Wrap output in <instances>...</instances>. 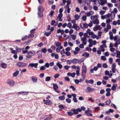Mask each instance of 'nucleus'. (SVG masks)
I'll return each mask as SVG.
<instances>
[{
  "instance_id": "58836bf2",
  "label": "nucleus",
  "mask_w": 120,
  "mask_h": 120,
  "mask_svg": "<svg viewBox=\"0 0 120 120\" xmlns=\"http://www.w3.org/2000/svg\"><path fill=\"white\" fill-rule=\"evenodd\" d=\"M67 26L70 28H71L72 27V26L71 23L70 22L68 23V24H67Z\"/></svg>"
},
{
  "instance_id": "c756f323",
  "label": "nucleus",
  "mask_w": 120,
  "mask_h": 120,
  "mask_svg": "<svg viewBox=\"0 0 120 120\" xmlns=\"http://www.w3.org/2000/svg\"><path fill=\"white\" fill-rule=\"evenodd\" d=\"M89 53L87 52H85L82 54V56L86 57H89Z\"/></svg>"
},
{
  "instance_id": "2f4dec72",
  "label": "nucleus",
  "mask_w": 120,
  "mask_h": 120,
  "mask_svg": "<svg viewBox=\"0 0 120 120\" xmlns=\"http://www.w3.org/2000/svg\"><path fill=\"white\" fill-rule=\"evenodd\" d=\"M119 38V37L118 35H117L113 38V39L115 41H117V40L120 39Z\"/></svg>"
},
{
  "instance_id": "e2e57ef3",
  "label": "nucleus",
  "mask_w": 120,
  "mask_h": 120,
  "mask_svg": "<svg viewBox=\"0 0 120 120\" xmlns=\"http://www.w3.org/2000/svg\"><path fill=\"white\" fill-rule=\"evenodd\" d=\"M83 26L85 28H87L88 26V24H87L86 23L83 24Z\"/></svg>"
},
{
  "instance_id": "a18cd8bd",
  "label": "nucleus",
  "mask_w": 120,
  "mask_h": 120,
  "mask_svg": "<svg viewBox=\"0 0 120 120\" xmlns=\"http://www.w3.org/2000/svg\"><path fill=\"white\" fill-rule=\"evenodd\" d=\"M90 112H92V111L91 110H90L89 108H88V110L85 111V113L86 114L87 113H89Z\"/></svg>"
},
{
  "instance_id": "ea45409f",
  "label": "nucleus",
  "mask_w": 120,
  "mask_h": 120,
  "mask_svg": "<svg viewBox=\"0 0 120 120\" xmlns=\"http://www.w3.org/2000/svg\"><path fill=\"white\" fill-rule=\"evenodd\" d=\"M87 17L86 15H83L82 18V19L84 21H85L86 19V17Z\"/></svg>"
},
{
  "instance_id": "c03bdc74",
  "label": "nucleus",
  "mask_w": 120,
  "mask_h": 120,
  "mask_svg": "<svg viewBox=\"0 0 120 120\" xmlns=\"http://www.w3.org/2000/svg\"><path fill=\"white\" fill-rule=\"evenodd\" d=\"M110 100H108L106 101L105 103H106L105 105H109L110 104Z\"/></svg>"
},
{
  "instance_id": "b1692460",
  "label": "nucleus",
  "mask_w": 120,
  "mask_h": 120,
  "mask_svg": "<svg viewBox=\"0 0 120 120\" xmlns=\"http://www.w3.org/2000/svg\"><path fill=\"white\" fill-rule=\"evenodd\" d=\"M38 12H43L44 9L43 8V7L42 6H39L38 8Z\"/></svg>"
},
{
  "instance_id": "5701e85b",
  "label": "nucleus",
  "mask_w": 120,
  "mask_h": 120,
  "mask_svg": "<svg viewBox=\"0 0 120 120\" xmlns=\"http://www.w3.org/2000/svg\"><path fill=\"white\" fill-rule=\"evenodd\" d=\"M90 35L91 36V38L93 39L97 37V36L94 34L93 32L91 33Z\"/></svg>"
},
{
  "instance_id": "f3484780",
  "label": "nucleus",
  "mask_w": 120,
  "mask_h": 120,
  "mask_svg": "<svg viewBox=\"0 0 120 120\" xmlns=\"http://www.w3.org/2000/svg\"><path fill=\"white\" fill-rule=\"evenodd\" d=\"M71 111L73 112V115H76L78 114V110L76 109H71Z\"/></svg>"
},
{
  "instance_id": "bf43d9fd",
  "label": "nucleus",
  "mask_w": 120,
  "mask_h": 120,
  "mask_svg": "<svg viewBox=\"0 0 120 120\" xmlns=\"http://www.w3.org/2000/svg\"><path fill=\"white\" fill-rule=\"evenodd\" d=\"M28 36L26 35L23 37L22 38V41H24L26 40L28 38Z\"/></svg>"
},
{
  "instance_id": "4be33fe9",
  "label": "nucleus",
  "mask_w": 120,
  "mask_h": 120,
  "mask_svg": "<svg viewBox=\"0 0 120 120\" xmlns=\"http://www.w3.org/2000/svg\"><path fill=\"white\" fill-rule=\"evenodd\" d=\"M56 65L60 69L61 68L63 67L62 65L59 62H58L56 63Z\"/></svg>"
},
{
  "instance_id": "69168bd1",
  "label": "nucleus",
  "mask_w": 120,
  "mask_h": 120,
  "mask_svg": "<svg viewBox=\"0 0 120 120\" xmlns=\"http://www.w3.org/2000/svg\"><path fill=\"white\" fill-rule=\"evenodd\" d=\"M55 22L56 21L55 20H52L51 22V24L53 26L54 25Z\"/></svg>"
},
{
  "instance_id": "cd10ccee",
  "label": "nucleus",
  "mask_w": 120,
  "mask_h": 120,
  "mask_svg": "<svg viewBox=\"0 0 120 120\" xmlns=\"http://www.w3.org/2000/svg\"><path fill=\"white\" fill-rule=\"evenodd\" d=\"M117 86V84H113L111 87V89L113 90H115L116 89V87Z\"/></svg>"
},
{
  "instance_id": "8fccbe9b",
  "label": "nucleus",
  "mask_w": 120,
  "mask_h": 120,
  "mask_svg": "<svg viewBox=\"0 0 120 120\" xmlns=\"http://www.w3.org/2000/svg\"><path fill=\"white\" fill-rule=\"evenodd\" d=\"M51 34V32L50 31L49 32H46L45 33V34L47 36H49Z\"/></svg>"
},
{
  "instance_id": "20e7f679",
  "label": "nucleus",
  "mask_w": 120,
  "mask_h": 120,
  "mask_svg": "<svg viewBox=\"0 0 120 120\" xmlns=\"http://www.w3.org/2000/svg\"><path fill=\"white\" fill-rule=\"evenodd\" d=\"M38 65V64L37 63H30L28 65V67L30 68L34 67L35 68H37Z\"/></svg>"
},
{
  "instance_id": "0e129e2a",
  "label": "nucleus",
  "mask_w": 120,
  "mask_h": 120,
  "mask_svg": "<svg viewBox=\"0 0 120 120\" xmlns=\"http://www.w3.org/2000/svg\"><path fill=\"white\" fill-rule=\"evenodd\" d=\"M71 22L73 24V25L75 24H76L75 23L76 22V20L75 19L72 20H71Z\"/></svg>"
},
{
  "instance_id": "a211bd4d",
  "label": "nucleus",
  "mask_w": 120,
  "mask_h": 120,
  "mask_svg": "<svg viewBox=\"0 0 120 120\" xmlns=\"http://www.w3.org/2000/svg\"><path fill=\"white\" fill-rule=\"evenodd\" d=\"M85 82L87 83H89L90 84H92L94 82V80L92 79H91L89 80H86L85 81Z\"/></svg>"
},
{
  "instance_id": "a19ab883",
  "label": "nucleus",
  "mask_w": 120,
  "mask_h": 120,
  "mask_svg": "<svg viewBox=\"0 0 120 120\" xmlns=\"http://www.w3.org/2000/svg\"><path fill=\"white\" fill-rule=\"evenodd\" d=\"M98 49L100 50L101 51L104 52L105 51V49H104L103 47H101V45L100 46V47L98 48Z\"/></svg>"
},
{
  "instance_id": "9d476101",
  "label": "nucleus",
  "mask_w": 120,
  "mask_h": 120,
  "mask_svg": "<svg viewBox=\"0 0 120 120\" xmlns=\"http://www.w3.org/2000/svg\"><path fill=\"white\" fill-rule=\"evenodd\" d=\"M7 83L11 86H13L14 85L15 82L13 80H10L8 81Z\"/></svg>"
},
{
  "instance_id": "4d7b16f0",
  "label": "nucleus",
  "mask_w": 120,
  "mask_h": 120,
  "mask_svg": "<svg viewBox=\"0 0 120 120\" xmlns=\"http://www.w3.org/2000/svg\"><path fill=\"white\" fill-rule=\"evenodd\" d=\"M98 7L95 6V5L94 6V5L93 6V9L95 11H97L98 10Z\"/></svg>"
},
{
  "instance_id": "393cba45",
  "label": "nucleus",
  "mask_w": 120,
  "mask_h": 120,
  "mask_svg": "<svg viewBox=\"0 0 120 120\" xmlns=\"http://www.w3.org/2000/svg\"><path fill=\"white\" fill-rule=\"evenodd\" d=\"M117 55L116 57L117 58H120V51H116Z\"/></svg>"
},
{
  "instance_id": "603ef678",
  "label": "nucleus",
  "mask_w": 120,
  "mask_h": 120,
  "mask_svg": "<svg viewBox=\"0 0 120 120\" xmlns=\"http://www.w3.org/2000/svg\"><path fill=\"white\" fill-rule=\"evenodd\" d=\"M71 36L73 39L75 40L76 39V36L75 35L72 34L71 35Z\"/></svg>"
},
{
  "instance_id": "2eb2a0df",
  "label": "nucleus",
  "mask_w": 120,
  "mask_h": 120,
  "mask_svg": "<svg viewBox=\"0 0 120 120\" xmlns=\"http://www.w3.org/2000/svg\"><path fill=\"white\" fill-rule=\"evenodd\" d=\"M101 5L100 3L98 0H97L95 3H94V5L98 7Z\"/></svg>"
},
{
  "instance_id": "473e14b6",
  "label": "nucleus",
  "mask_w": 120,
  "mask_h": 120,
  "mask_svg": "<svg viewBox=\"0 0 120 120\" xmlns=\"http://www.w3.org/2000/svg\"><path fill=\"white\" fill-rule=\"evenodd\" d=\"M67 63L68 64H70L72 63H73L72 60H68L67 61Z\"/></svg>"
},
{
  "instance_id": "6ab92c4d",
  "label": "nucleus",
  "mask_w": 120,
  "mask_h": 120,
  "mask_svg": "<svg viewBox=\"0 0 120 120\" xmlns=\"http://www.w3.org/2000/svg\"><path fill=\"white\" fill-rule=\"evenodd\" d=\"M92 22L94 24H98L99 23V21L97 19L93 21Z\"/></svg>"
},
{
  "instance_id": "ddd939ff",
  "label": "nucleus",
  "mask_w": 120,
  "mask_h": 120,
  "mask_svg": "<svg viewBox=\"0 0 120 120\" xmlns=\"http://www.w3.org/2000/svg\"><path fill=\"white\" fill-rule=\"evenodd\" d=\"M98 16L97 15H92L90 17V19L91 20H93L94 19H97Z\"/></svg>"
},
{
  "instance_id": "79ce46f5",
  "label": "nucleus",
  "mask_w": 120,
  "mask_h": 120,
  "mask_svg": "<svg viewBox=\"0 0 120 120\" xmlns=\"http://www.w3.org/2000/svg\"><path fill=\"white\" fill-rule=\"evenodd\" d=\"M67 113L70 116H71L74 115L73 112L71 111L67 112Z\"/></svg>"
},
{
  "instance_id": "f03ea898",
  "label": "nucleus",
  "mask_w": 120,
  "mask_h": 120,
  "mask_svg": "<svg viewBox=\"0 0 120 120\" xmlns=\"http://www.w3.org/2000/svg\"><path fill=\"white\" fill-rule=\"evenodd\" d=\"M82 14L85 15L86 14V13L85 11H82L81 12L80 15ZM94 14V12L92 11H90L87 12L86 13V15L87 17H90V15H93Z\"/></svg>"
},
{
  "instance_id": "e433bc0d",
  "label": "nucleus",
  "mask_w": 120,
  "mask_h": 120,
  "mask_svg": "<svg viewBox=\"0 0 120 120\" xmlns=\"http://www.w3.org/2000/svg\"><path fill=\"white\" fill-rule=\"evenodd\" d=\"M75 19L76 20H78L79 18V16L78 14L75 15L74 16Z\"/></svg>"
},
{
  "instance_id": "3c124183",
  "label": "nucleus",
  "mask_w": 120,
  "mask_h": 120,
  "mask_svg": "<svg viewBox=\"0 0 120 120\" xmlns=\"http://www.w3.org/2000/svg\"><path fill=\"white\" fill-rule=\"evenodd\" d=\"M101 60L104 61H105L106 60V57L104 56H101Z\"/></svg>"
},
{
  "instance_id": "338daca9",
  "label": "nucleus",
  "mask_w": 120,
  "mask_h": 120,
  "mask_svg": "<svg viewBox=\"0 0 120 120\" xmlns=\"http://www.w3.org/2000/svg\"><path fill=\"white\" fill-rule=\"evenodd\" d=\"M113 60L112 58H110L109 59V62L110 64H112V63Z\"/></svg>"
},
{
  "instance_id": "09e8293b",
  "label": "nucleus",
  "mask_w": 120,
  "mask_h": 120,
  "mask_svg": "<svg viewBox=\"0 0 120 120\" xmlns=\"http://www.w3.org/2000/svg\"><path fill=\"white\" fill-rule=\"evenodd\" d=\"M92 32V31H90V29H88L86 31V32L89 35Z\"/></svg>"
},
{
  "instance_id": "37998d69",
  "label": "nucleus",
  "mask_w": 120,
  "mask_h": 120,
  "mask_svg": "<svg viewBox=\"0 0 120 120\" xmlns=\"http://www.w3.org/2000/svg\"><path fill=\"white\" fill-rule=\"evenodd\" d=\"M46 68L45 66H42L40 68V69L41 70H45L46 69Z\"/></svg>"
},
{
  "instance_id": "a878e982",
  "label": "nucleus",
  "mask_w": 120,
  "mask_h": 120,
  "mask_svg": "<svg viewBox=\"0 0 120 120\" xmlns=\"http://www.w3.org/2000/svg\"><path fill=\"white\" fill-rule=\"evenodd\" d=\"M52 85L53 86V88L54 90L57 89L58 88V86L56 84L53 83Z\"/></svg>"
},
{
  "instance_id": "c9c22d12",
  "label": "nucleus",
  "mask_w": 120,
  "mask_h": 120,
  "mask_svg": "<svg viewBox=\"0 0 120 120\" xmlns=\"http://www.w3.org/2000/svg\"><path fill=\"white\" fill-rule=\"evenodd\" d=\"M110 14V16L112 19H113L115 16V14L114 13H112Z\"/></svg>"
},
{
  "instance_id": "bb28decb",
  "label": "nucleus",
  "mask_w": 120,
  "mask_h": 120,
  "mask_svg": "<svg viewBox=\"0 0 120 120\" xmlns=\"http://www.w3.org/2000/svg\"><path fill=\"white\" fill-rule=\"evenodd\" d=\"M109 34L110 35V39L112 40L113 38V34L112 32L111 31H110L109 33Z\"/></svg>"
},
{
  "instance_id": "c85d7f7f",
  "label": "nucleus",
  "mask_w": 120,
  "mask_h": 120,
  "mask_svg": "<svg viewBox=\"0 0 120 120\" xmlns=\"http://www.w3.org/2000/svg\"><path fill=\"white\" fill-rule=\"evenodd\" d=\"M2 67L4 68H6L7 64L4 63H3L1 64Z\"/></svg>"
},
{
  "instance_id": "052dcab7",
  "label": "nucleus",
  "mask_w": 120,
  "mask_h": 120,
  "mask_svg": "<svg viewBox=\"0 0 120 120\" xmlns=\"http://www.w3.org/2000/svg\"><path fill=\"white\" fill-rule=\"evenodd\" d=\"M103 67L104 68H106L108 67V66L106 63H104L103 65Z\"/></svg>"
},
{
  "instance_id": "0eeeda50",
  "label": "nucleus",
  "mask_w": 120,
  "mask_h": 120,
  "mask_svg": "<svg viewBox=\"0 0 120 120\" xmlns=\"http://www.w3.org/2000/svg\"><path fill=\"white\" fill-rule=\"evenodd\" d=\"M110 16V14L109 13L104 15H102L101 16V18L102 19H109V18Z\"/></svg>"
},
{
  "instance_id": "39448f33",
  "label": "nucleus",
  "mask_w": 120,
  "mask_h": 120,
  "mask_svg": "<svg viewBox=\"0 0 120 120\" xmlns=\"http://www.w3.org/2000/svg\"><path fill=\"white\" fill-rule=\"evenodd\" d=\"M95 90H96L94 89L91 88L90 86H87L86 89V91L87 92H90L92 91H94Z\"/></svg>"
},
{
  "instance_id": "864d4df0",
  "label": "nucleus",
  "mask_w": 120,
  "mask_h": 120,
  "mask_svg": "<svg viewBox=\"0 0 120 120\" xmlns=\"http://www.w3.org/2000/svg\"><path fill=\"white\" fill-rule=\"evenodd\" d=\"M78 52H79L78 51H76L75 50L74 51H72V52L75 55L77 54L78 53Z\"/></svg>"
},
{
  "instance_id": "4468645a",
  "label": "nucleus",
  "mask_w": 120,
  "mask_h": 120,
  "mask_svg": "<svg viewBox=\"0 0 120 120\" xmlns=\"http://www.w3.org/2000/svg\"><path fill=\"white\" fill-rule=\"evenodd\" d=\"M28 92L27 91H21V92H19L18 93V94H22L23 95H27L28 94Z\"/></svg>"
},
{
  "instance_id": "f257e3e1",
  "label": "nucleus",
  "mask_w": 120,
  "mask_h": 120,
  "mask_svg": "<svg viewBox=\"0 0 120 120\" xmlns=\"http://www.w3.org/2000/svg\"><path fill=\"white\" fill-rule=\"evenodd\" d=\"M82 77L83 79H85V75L86 73L87 69L86 66L83 65L82 67Z\"/></svg>"
},
{
  "instance_id": "aec40b11",
  "label": "nucleus",
  "mask_w": 120,
  "mask_h": 120,
  "mask_svg": "<svg viewBox=\"0 0 120 120\" xmlns=\"http://www.w3.org/2000/svg\"><path fill=\"white\" fill-rule=\"evenodd\" d=\"M54 44L56 45V46L58 47L60 46L61 45V43L59 41H57L55 42Z\"/></svg>"
},
{
  "instance_id": "de8ad7c7",
  "label": "nucleus",
  "mask_w": 120,
  "mask_h": 120,
  "mask_svg": "<svg viewBox=\"0 0 120 120\" xmlns=\"http://www.w3.org/2000/svg\"><path fill=\"white\" fill-rule=\"evenodd\" d=\"M51 79V77H47L45 79V81H50Z\"/></svg>"
},
{
  "instance_id": "5fc2aeb1",
  "label": "nucleus",
  "mask_w": 120,
  "mask_h": 120,
  "mask_svg": "<svg viewBox=\"0 0 120 120\" xmlns=\"http://www.w3.org/2000/svg\"><path fill=\"white\" fill-rule=\"evenodd\" d=\"M86 49L87 51L90 52L92 50V49L88 47L86 48Z\"/></svg>"
},
{
  "instance_id": "9b49d317",
  "label": "nucleus",
  "mask_w": 120,
  "mask_h": 120,
  "mask_svg": "<svg viewBox=\"0 0 120 120\" xmlns=\"http://www.w3.org/2000/svg\"><path fill=\"white\" fill-rule=\"evenodd\" d=\"M44 103L47 105H50L52 104L51 101L49 100H44L43 101Z\"/></svg>"
},
{
  "instance_id": "f704fd0d",
  "label": "nucleus",
  "mask_w": 120,
  "mask_h": 120,
  "mask_svg": "<svg viewBox=\"0 0 120 120\" xmlns=\"http://www.w3.org/2000/svg\"><path fill=\"white\" fill-rule=\"evenodd\" d=\"M59 99L61 100H64L65 99V97L64 96H61L58 98Z\"/></svg>"
},
{
  "instance_id": "7ed1b4c3",
  "label": "nucleus",
  "mask_w": 120,
  "mask_h": 120,
  "mask_svg": "<svg viewBox=\"0 0 120 120\" xmlns=\"http://www.w3.org/2000/svg\"><path fill=\"white\" fill-rule=\"evenodd\" d=\"M35 53L34 52H32L31 51L28 52L27 53V55L26 56L27 57L26 59L27 60L28 59L31 58L32 56H34L35 54Z\"/></svg>"
},
{
  "instance_id": "680f3d73",
  "label": "nucleus",
  "mask_w": 120,
  "mask_h": 120,
  "mask_svg": "<svg viewBox=\"0 0 120 120\" xmlns=\"http://www.w3.org/2000/svg\"><path fill=\"white\" fill-rule=\"evenodd\" d=\"M38 14L39 17L41 18L43 16L42 14L40 12H38Z\"/></svg>"
},
{
  "instance_id": "774afa93",
  "label": "nucleus",
  "mask_w": 120,
  "mask_h": 120,
  "mask_svg": "<svg viewBox=\"0 0 120 120\" xmlns=\"http://www.w3.org/2000/svg\"><path fill=\"white\" fill-rule=\"evenodd\" d=\"M108 6L110 8H112L113 6V4L111 3H108L107 4Z\"/></svg>"
},
{
  "instance_id": "49530a36",
  "label": "nucleus",
  "mask_w": 120,
  "mask_h": 120,
  "mask_svg": "<svg viewBox=\"0 0 120 120\" xmlns=\"http://www.w3.org/2000/svg\"><path fill=\"white\" fill-rule=\"evenodd\" d=\"M61 54L63 56H64L63 54L64 53H65V49H63L62 50L61 52H60Z\"/></svg>"
},
{
  "instance_id": "72a5a7b5",
  "label": "nucleus",
  "mask_w": 120,
  "mask_h": 120,
  "mask_svg": "<svg viewBox=\"0 0 120 120\" xmlns=\"http://www.w3.org/2000/svg\"><path fill=\"white\" fill-rule=\"evenodd\" d=\"M19 74V71H17L13 74V75L14 77L16 76Z\"/></svg>"
},
{
  "instance_id": "423d86ee",
  "label": "nucleus",
  "mask_w": 120,
  "mask_h": 120,
  "mask_svg": "<svg viewBox=\"0 0 120 120\" xmlns=\"http://www.w3.org/2000/svg\"><path fill=\"white\" fill-rule=\"evenodd\" d=\"M17 65L19 67H25L26 65V63L19 62L17 63Z\"/></svg>"
},
{
  "instance_id": "6e6552de",
  "label": "nucleus",
  "mask_w": 120,
  "mask_h": 120,
  "mask_svg": "<svg viewBox=\"0 0 120 120\" xmlns=\"http://www.w3.org/2000/svg\"><path fill=\"white\" fill-rule=\"evenodd\" d=\"M72 28L75 29L76 31H78L80 29L79 26L77 25V24H75L73 25L72 26Z\"/></svg>"
},
{
  "instance_id": "13d9d810",
  "label": "nucleus",
  "mask_w": 120,
  "mask_h": 120,
  "mask_svg": "<svg viewBox=\"0 0 120 120\" xmlns=\"http://www.w3.org/2000/svg\"><path fill=\"white\" fill-rule=\"evenodd\" d=\"M105 11H100V14L101 15H102L105 14Z\"/></svg>"
},
{
  "instance_id": "412c9836",
  "label": "nucleus",
  "mask_w": 120,
  "mask_h": 120,
  "mask_svg": "<svg viewBox=\"0 0 120 120\" xmlns=\"http://www.w3.org/2000/svg\"><path fill=\"white\" fill-rule=\"evenodd\" d=\"M31 79L33 82H36L37 81V79L36 77L33 76L31 78Z\"/></svg>"
},
{
  "instance_id": "dca6fc26",
  "label": "nucleus",
  "mask_w": 120,
  "mask_h": 120,
  "mask_svg": "<svg viewBox=\"0 0 120 120\" xmlns=\"http://www.w3.org/2000/svg\"><path fill=\"white\" fill-rule=\"evenodd\" d=\"M100 1L101 5H103L107 3V0H99Z\"/></svg>"
},
{
  "instance_id": "7c9ffc66",
  "label": "nucleus",
  "mask_w": 120,
  "mask_h": 120,
  "mask_svg": "<svg viewBox=\"0 0 120 120\" xmlns=\"http://www.w3.org/2000/svg\"><path fill=\"white\" fill-rule=\"evenodd\" d=\"M73 63L76 64L79 63L78 59H74L72 60Z\"/></svg>"
},
{
  "instance_id": "f8f14e48",
  "label": "nucleus",
  "mask_w": 120,
  "mask_h": 120,
  "mask_svg": "<svg viewBox=\"0 0 120 120\" xmlns=\"http://www.w3.org/2000/svg\"><path fill=\"white\" fill-rule=\"evenodd\" d=\"M51 56L52 57H54L56 59H58L59 57L58 54H56L55 53H53L52 54Z\"/></svg>"
},
{
  "instance_id": "4c0bfd02",
  "label": "nucleus",
  "mask_w": 120,
  "mask_h": 120,
  "mask_svg": "<svg viewBox=\"0 0 120 120\" xmlns=\"http://www.w3.org/2000/svg\"><path fill=\"white\" fill-rule=\"evenodd\" d=\"M41 50V51L44 53H46L47 51V49L45 48H42Z\"/></svg>"
},
{
  "instance_id": "6e6d98bb",
  "label": "nucleus",
  "mask_w": 120,
  "mask_h": 120,
  "mask_svg": "<svg viewBox=\"0 0 120 120\" xmlns=\"http://www.w3.org/2000/svg\"><path fill=\"white\" fill-rule=\"evenodd\" d=\"M70 68V67L68 66H65L64 67V68L66 70H68L69 68Z\"/></svg>"
},
{
  "instance_id": "1a4fd4ad",
  "label": "nucleus",
  "mask_w": 120,
  "mask_h": 120,
  "mask_svg": "<svg viewBox=\"0 0 120 120\" xmlns=\"http://www.w3.org/2000/svg\"><path fill=\"white\" fill-rule=\"evenodd\" d=\"M81 38V40L82 42V43L84 45H86L87 42V39L84 38Z\"/></svg>"
}]
</instances>
